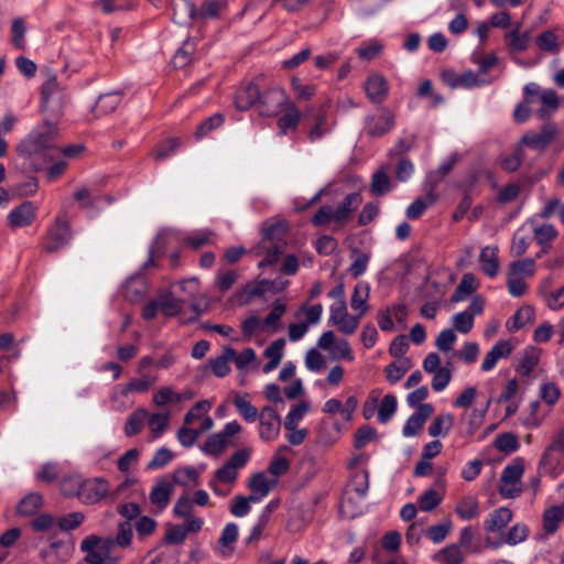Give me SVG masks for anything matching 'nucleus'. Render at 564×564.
<instances>
[{
	"label": "nucleus",
	"mask_w": 564,
	"mask_h": 564,
	"mask_svg": "<svg viewBox=\"0 0 564 564\" xmlns=\"http://www.w3.org/2000/svg\"><path fill=\"white\" fill-rule=\"evenodd\" d=\"M173 494V484L161 480L159 481L150 492V501L156 506L160 510L167 507Z\"/></svg>",
	"instance_id": "c756f323"
},
{
	"label": "nucleus",
	"mask_w": 564,
	"mask_h": 564,
	"mask_svg": "<svg viewBox=\"0 0 564 564\" xmlns=\"http://www.w3.org/2000/svg\"><path fill=\"white\" fill-rule=\"evenodd\" d=\"M369 297V286L365 282H358L355 285L354 293L350 299V306L354 311L364 315L367 310V300Z\"/></svg>",
	"instance_id": "ea45409f"
},
{
	"label": "nucleus",
	"mask_w": 564,
	"mask_h": 564,
	"mask_svg": "<svg viewBox=\"0 0 564 564\" xmlns=\"http://www.w3.org/2000/svg\"><path fill=\"white\" fill-rule=\"evenodd\" d=\"M365 90L373 104L383 102L388 93L384 77L376 74L370 75L365 83Z\"/></svg>",
	"instance_id": "b1692460"
},
{
	"label": "nucleus",
	"mask_w": 564,
	"mask_h": 564,
	"mask_svg": "<svg viewBox=\"0 0 564 564\" xmlns=\"http://www.w3.org/2000/svg\"><path fill=\"white\" fill-rule=\"evenodd\" d=\"M109 484L105 478L96 477L84 479L79 500L86 505H94L105 499L109 494Z\"/></svg>",
	"instance_id": "ddd939ff"
},
{
	"label": "nucleus",
	"mask_w": 564,
	"mask_h": 564,
	"mask_svg": "<svg viewBox=\"0 0 564 564\" xmlns=\"http://www.w3.org/2000/svg\"><path fill=\"white\" fill-rule=\"evenodd\" d=\"M337 209L329 206H322L312 218V224L316 227L335 224L343 226L344 223L339 216H337Z\"/></svg>",
	"instance_id": "4c0bfd02"
},
{
	"label": "nucleus",
	"mask_w": 564,
	"mask_h": 564,
	"mask_svg": "<svg viewBox=\"0 0 564 564\" xmlns=\"http://www.w3.org/2000/svg\"><path fill=\"white\" fill-rule=\"evenodd\" d=\"M503 41L511 59L518 65H523L518 55L531 47L533 43L532 32L530 30H522L521 23L518 22L510 31L505 33Z\"/></svg>",
	"instance_id": "423d86ee"
},
{
	"label": "nucleus",
	"mask_w": 564,
	"mask_h": 564,
	"mask_svg": "<svg viewBox=\"0 0 564 564\" xmlns=\"http://www.w3.org/2000/svg\"><path fill=\"white\" fill-rule=\"evenodd\" d=\"M148 419V411L144 408H138L128 417L124 423L123 432L126 436L131 437L139 434Z\"/></svg>",
	"instance_id": "473e14b6"
},
{
	"label": "nucleus",
	"mask_w": 564,
	"mask_h": 564,
	"mask_svg": "<svg viewBox=\"0 0 564 564\" xmlns=\"http://www.w3.org/2000/svg\"><path fill=\"white\" fill-rule=\"evenodd\" d=\"M121 100L122 94L120 91L100 95L93 109L94 116L99 118L112 113L118 108Z\"/></svg>",
	"instance_id": "393cba45"
},
{
	"label": "nucleus",
	"mask_w": 564,
	"mask_h": 564,
	"mask_svg": "<svg viewBox=\"0 0 564 564\" xmlns=\"http://www.w3.org/2000/svg\"><path fill=\"white\" fill-rule=\"evenodd\" d=\"M160 304V311L166 316H175L182 310V304L185 302V299L177 300L171 293L162 295L158 299Z\"/></svg>",
	"instance_id": "864d4df0"
},
{
	"label": "nucleus",
	"mask_w": 564,
	"mask_h": 564,
	"mask_svg": "<svg viewBox=\"0 0 564 564\" xmlns=\"http://www.w3.org/2000/svg\"><path fill=\"white\" fill-rule=\"evenodd\" d=\"M282 111H284V113L276 123L279 134L281 135L286 134L289 130L295 131L301 118V112L293 101H289L288 105L283 107Z\"/></svg>",
	"instance_id": "bb28decb"
},
{
	"label": "nucleus",
	"mask_w": 564,
	"mask_h": 564,
	"mask_svg": "<svg viewBox=\"0 0 564 564\" xmlns=\"http://www.w3.org/2000/svg\"><path fill=\"white\" fill-rule=\"evenodd\" d=\"M308 405L306 402L302 401L295 404L284 420V427L286 430H292L297 427L299 422L303 419V416L307 413Z\"/></svg>",
	"instance_id": "0e129e2a"
},
{
	"label": "nucleus",
	"mask_w": 564,
	"mask_h": 564,
	"mask_svg": "<svg viewBox=\"0 0 564 564\" xmlns=\"http://www.w3.org/2000/svg\"><path fill=\"white\" fill-rule=\"evenodd\" d=\"M453 528L449 519L426 529L425 535L434 543L443 542Z\"/></svg>",
	"instance_id": "6e6d98bb"
},
{
	"label": "nucleus",
	"mask_w": 564,
	"mask_h": 564,
	"mask_svg": "<svg viewBox=\"0 0 564 564\" xmlns=\"http://www.w3.org/2000/svg\"><path fill=\"white\" fill-rule=\"evenodd\" d=\"M351 258L352 262L349 265V273L354 278L360 276L367 269L368 262H369V254L362 251H359L358 249L351 250Z\"/></svg>",
	"instance_id": "bf43d9fd"
},
{
	"label": "nucleus",
	"mask_w": 564,
	"mask_h": 564,
	"mask_svg": "<svg viewBox=\"0 0 564 564\" xmlns=\"http://www.w3.org/2000/svg\"><path fill=\"white\" fill-rule=\"evenodd\" d=\"M564 523V503L552 506L544 510L542 516V527L546 536L553 535Z\"/></svg>",
	"instance_id": "412c9836"
},
{
	"label": "nucleus",
	"mask_w": 564,
	"mask_h": 564,
	"mask_svg": "<svg viewBox=\"0 0 564 564\" xmlns=\"http://www.w3.org/2000/svg\"><path fill=\"white\" fill-rule=\"evenodd\" d=\"M529 528L524 523H516L507 532L503 542L509 545H517L527 540Z\"/></svg>",
	"instance_id": "69168bd1"
},
{
	"label": "nucleus",
	"mask_w": 564,
	"mask_h": 564,
	"mask_svg": "<svg viewBox=\"0 0 564 564\" xmlns=\"http://www.w3.org/2000/svg\"><path fill=\"white\" fill-rule=\"evenodd\" d=\"M557 126L554 122H546L541 127L540 132H525L521 138V144L534 150L543 151L557 135Z\"/></svg>",
	"instance_id": "f8f14e48"
},
{
	"label": "nucleus",
	"mask_w": 564,
	"mask_h": 564,
	"mask_svg": "<svg viewBox=\"0 0 564 564\" xmlns=\"http://www.w3.org/2000/svg\"><path fill=\"white\" fill-rule=\"evenodd\" d=\"M476 290L475 278L471 274H464L458 283L453 296V302H459L466 299Z\"/></svg>",
	"instance_id": "13d9d810"
},
{
	"label": "nucleus",
	"mask_w": 564,
	"mask_h": 564,
	"mask_svg": "<svg viewBox=\"0 0 564 564\" xmlns=\"http://www.w3.org/2000/svg\"><path fill=\"white\" fill-rule=\"evenodd\" d=\"M260 421L259 435L264 441H273L280 433L281 420L271 406H264L258 415Z\"/></svg>",
	"instance_id": "4468645a"
},
{
	"label": "nucleus",
	"mask_w": 564,
	"mask_h": 564,
	"mask_svg": "<svg viewBox=\"0 0 564 564\" xmlns=\"http://www.w3.org/2000/svg\"><path fill=\"white\" fill-rule=\"evenodd\" d=\"M173 21L178 24H189L196 18V8L189 0H172Z\"/></svg>",
	"instance_id": "cd10ccee"
},
{
	"label": "nucleus",
	"mask_w": 564,
	"mask_h": 564,
	"mask_svg": "<svg viewBox=\"0 0 564 564\" xmlns=\"http://www.w3.org/2000/svg\"><path fill=\"white\" fill-rule=\"evenodd\" d=\"M434 406L431 403L421 404L406 420L403 426V435L406 437L416 435L424 426L425 421L433 414Z\"/></svg>",
	"instance_id": "a211bd4d"
},
{
	"label": "nucleus",
	"mask_w": 564,
	"mask_h": 564,
	"mask_svg": "<svg viewBox=\"0 0 564 564\" xmlns=\"http://www.w3.org/2000/svg\"><path fill=\"white\" fill-rule=\"evenodd\" d=\"M83 482L84 478L80 475L66 476L61 480V491L65 496H76L79 499Z\"/></svg>",
	"instance_id": "4d7b16f0"
},
{
	"label": "nucleus",
	"mask_w": 564,
	"mask_h": 564,
	"mask_svg": "<svg viewBox=\"0 0 564 564\" xmlns=\"http://www.w3.org/2000/svg\"><path fill=\"white\" fill-rule=\"evenodd\" d=\"M173 484L184 487L196 486L198 484V473L192 466L178 468L173 474Z\"/></svg>",
	"instance_id": "37998d69"
},
{
	"label": "nucleus",
	"mask_w": 564,
	"mask_h": 564,
	"mask_svg": "<svg viewBox=\"0 0 564 564\" xmlns=\"http://www.w3.org/2000/svg\"><path fill=\"white\" fill-rule=\"evenodd\" d=\"M367 488V484L357 486L355 482L346 487L339 506V512L344 518L354 519L362 513Z\"/></svg>",
	"instance_id": "0eeeda50"
},
{
	"label": "nucleus",
	"mask_w": 564,
	"mask_h": 564,
	"mask_svg": "<svg viewBox=\"0 0 564 564\" xmlns=\"http://www.w3.org/2000/svg\"><path fill=\"white\" fill-rule=\"evenodd\" d=\"M289 97L279 86H263L257 110L261 116L274 117L288 105Z\"/></svg>",
	"instance_id": "39448f33"
},
{
	"label": "nucleus",
	"mask_w": 564,
	"mask_h": 564,
	"mask_svg": "<svg viewBox=\"0 0 564 564\" xmlns=\"http://www.w3.org/2000/svg\"><path fill=\"white\" fill-rule=\"evenodd\" d=\"M455 512L464 521L477 518L480 513L478 499L475 496L463 497L457 502Z\"/></svg>",
	"instance_id": "7c9ffc66"
},
{
	"label": "nucleus",
	"mask_w": 564,
	"mask_h": 564,
	"mask_svg": "<svg viewBox=\"0 0 564 564\" xmlns=\"http://www.w3.org/2000/svg\"><path fill=\"white\" fill-rule=\"evenodd\" d=\"M36 215V208L32 202H24L13 208L8 215V224L12 229L30 226Z\"/></svg>",
	"instance_id": "dca6fc26"
},
{
	"label": "nucleus",
	"mask_w": 564,
	"mask_h": 564,
	"mask_svg": "<svg viewBox=\"0 0 564 564\" xmlns=\"http://www.w3.org/2000/svg\"><path fill=\"white\" fill-rule=\"evenodd\" d=\"M63 95V89L55 75H50L42 86V99L47 104L51 99H59Z\"/></svg>",
	"instance_id": "680f3d73"
},
{
	"label": "nucleus",
	"mask_w": 564,
	"mask_h": 564,
	"mask_svg": "<svg viewBox=\"0 0 564 564\" xmlns=\"http://www.w3.org/2000/svg\"><path fill=\"white\" fill-rule=\"evenodd\" d=\"M234 404L239 412V414L247 422H254L258 419V410L253 406L246 398V395L236 394L234 398Z\"/></svg>",
	"instance_id": "09e8293b"
},
{
	"label": "nucleus",
	"mask_w": 564,
	"mask_h": 564,
	"mask_svg": "<svg viewBox=\"0 0 564 564\" xmlns=\"http://www.w3.org/2000/svg\"><path fill=\"white\" fill-rule=\"evenodd\" d=\"M215 238V234L212 230L205 229L200 231L193 232L186 236L183 241L187 246H189L194 250H198L199 248L212 245Z\"/></svg>",
	"instance_id": "a18cd8bd"
},
{
	"label": "nucleus",
	"mask_w": 564,
	"mask_h": 564,
	"mask_svg": "<svg viewBox=\"0 0 564 564\" xmlns=\"http://www.w3.org/2000/svg\"><path fill=\"white\" fill-rule=\"evenodd\" d=\"M513 350V345L510 340H499L492 348L485 355L481 362V370L485 372L491 371L498 361L502 358H508Z\"/></svg>",
	"instance_id": "6ab92c4d"
},
{
	"label": "nucleus",
	"mask_w": 564,
	"mask_h": 564,
	"mask_svg": "<svg viewBox=\"0 0 564 564\" xmlns=\"http://www.w3.org/2000/svg\"><path fill=\"white\" fill-rule=\"evenodd\" d=\"M57 138L56 124L44 122L19 143L17 151L30 162L32 170L37 172L59 153L56 147Z\"/></svg>",
	"instance_id": "f257e3e1"
},
{
	"label": "nucleus",
	"mask_w": 564,
	"mask_h": 564,
	"mask_svg": "<svg viewBox=\"0 0 564 564\" xmlns=\"http://www.w3.org/2000/svg\"><path fill=\"white\" fill-rule=\"evenodd\" d=\"M378 413L380 422L388 421V395L381 398V390H372L362 406V415L366 420Z\"/></svg>",
	"instance_id": "2eb2a0df"
},
{
	"label": "nucleus",
	"mask_w": 564,
	"mask_h": 564,
	"mask_svg": "<svg viewBox=\"0 0 564 564\" xmlns=\"http://www.w3.org/2000/svg\"><path fill=\"white\" fill-rule=\"evenodd\" d=\"M535 267L534 259L525 258L516 260L509 264L507 275L524 280V278L534 275Z\"/></svg>",
	"instance_id": "f704fd0d"
},
{
	"label": "nucleus",
	"mask_w": 564,
	"mask_h": 564,
	"mask_svg": "<svg viewBox=\"0 0 564 564\" xmlns=\"http://www.w3.org/2000/svg\"><path fill=\"white\" fill-rule=\"evenodd\" d=\"M534 239L540 246H549V242L556 238L557 230L553 225L546 224L535 227Z\"/></svg>",
	"instance_id": "774afa93"
},
{
	"label": "nucleus",
	"mask_w": 564,
	"mask_h": 564,
	"mask_svg": "<svg viewBox=\"0 0 564 564\" xmlns=\"http://www.w3.org/2000/svg\"><path fill=\"white\" fill-rule=\"evenodd\" d=\"M72 239L69 221L57 216L54 223L47 228L43 240V251L54 253L66 247Z\"/></svg>",
	"instance_id": "7ed1b4c3"
},
{
	"label": "nucleus",
	"mask_w": 564,
	"mask_h": 564,
	"mask_svg": "<svg viewBox=\"0 0 564 564\" xmlns=\"http://www.w3.org/2000/svg\"><path fill=\"white\" fill-rule=\"evenodd\" d=\"M442 500L443 496L438 491L429 488L419 497L417 505L422 511L429 512L438 507Z\"/></svg>",
	"instance_id": "603ef678"
},
{
	"label": "nucleus",
	"mask_w": 564,
	"mask_h": 564,
	"mask_svg": "<svg viewBox=\"0 0 564 564\" xmlns=\"http://www.w3.org/2000/svg\"><path fill=\"white\" fill-rule=\"evenodd\" d=\"M251 454V447H243L236 451L227 462L215 471L213 479L223 485H234L238 478L239 470L247 465Z\"/></svg>",
	"instance_id": "20e7f679"
},
{
	"label": "nucleus",
	"mask_w": 564,
	"mask_h": 564,
	"mask_svg": "<svg viewBox=\"0 0 564 564\" xmlns=\"http://www.w3.org/2000/svg\"><path fill=\"white\" fill-rule=\"evenodd\" d=\"M241 425L237 421L228 422L225 427L215 434L208 436L204 444V451L210 455L221 454L230 444L229 438L239 434Z\"/></svg>",
	"instance_id": "9d476101"
},
{
	"label": "nucleus",
	"mask_w": 564,
	"mask_h": 564,
	"mask_svg": "<svg viewBox=\"0 0 564 564\" xmlns=\"http://www.w3.org/2000/svg\"><path fill=\"white\" fill-rule=\"evenodd\" d=\"M535 313L532 306L523 305L516 311L513 316L507 322L509 332H517L528 324L533 323Z\"/></svg>",
	"instance_id": "2f4dec72"
},
{
	"label": "nucleus",
	"mask_w": 564,
	"mask_h": 564,
	"mask_svg": "<svg viewBox=\"0 0 564 564\" xmlns=\"http://www.w3.org/2000/svg\"><path fill=\"white\" fill-rule=\"evenodd\" d=\"M427 200L429 202H425L422 198H416L406 208V217L409 219H419L423 215L427 206L432 205L436 200V196L432 191L427 193Z\"/></svg>",
	"instance_id": "5fc2aeb1"
},
{
	"label": "nucleus",
	"mask_w": 564,
	"mask_h": 564,
	"mask_svg": "<svg viewBox=\"0 0 564 564\" xmlns=\"http://www.w3.org/2000/svg\"><path fill=\"white\" fill-rule=\"evenodd\" d=\"M361 317L362 315L359 313L349 314L347 305L329 307L328 324L335 326L344 335H352L357 330Z\"/></svg>",
	"instance_id": "9b49d317"
},
{
	"label": "nucleus",
	"mask_w": 564,
	"mask_h": 564,
	"mask_svg": "<svg viewBox=\"0 0 564 564\" xmlns=\"http://www.w3.org/2000/svg\"><path fill=\"white\" fill-rule=\"evenodd\" d=\"M433 560L438 564H463L464 554L458 544L453 543L440 550Z\"/></svg>",
	"instance_id": "c9c22d12"
},
{
	"label": "nucleus",
	"mask_w": 564,
	"mask_h": 564,
	"mask_svg": "<svg viewBox=\"0 0 564 564\" xmlns=\"http://www.w3.org/2000/svg\"><path fill=\"white\" fill-rule=\"evenodd\" d=\"M227 8L226 0H204L199 10H196V18L208 20L218 18Z\"/></svg>",
	"instance_id": "e433bc0d"
},
{
	"label": "nucleus",
	"mask_w": 564,
	"mask_h": 564,
	"mask_svg": "<svg viewBox=\"0 0 564 564\" xmlns=\"http://www.w3.org/2000/svg\"><path fill=\"white\" fill-rule=\"evenodd\" d=\"M115 547L112 538L88 535L80 542V549L86 552L85 560L89 564H117L118 558L111 556Z\"/></svg>",
	"instance_id": "f03ea898"
},
{
	"label": "nucleus",
	"mask_w": 564,
	"mask_h": 564,
	"mask_svg": "<svg viewBox=\"0 0 564 564\" xmlns=\"http://www.w3.org/2000/svg\"><path fill=\"white\" fill-rule=\"evenodd\" d=\"M498 253L499 248L497 246H486L479 254L481 270L490 279L496 278L499 273L500 262Z\"/></svg>",
	"instance_id": "aec40b11"
},
{
	"label": "nucleus",
	"mask_w": 564,
	"mask_h": 564,
	"mask_svg": "<svg viewBox=\"0 0 564 564\" xmlns=\"http://www.w3.org/2000/svg\"><path fill=\"white\" fill-rule=\"evenodd\" d=\"M148 424L153 440L160 437L166 430L170 421L169 413L148 414Z\"/></svg>",
	"instance_id": "de8ad7c7"
},
{
	"label": "nucleus",
	"mask_w": 564,
	"mask_h": 564,
	"mask_svg": "<svg viewBox=\"0 0 564 564\" xmlns=\"http://www.w3.org/2000/svg\"><path fill=\"white\" fill-rule=\"evenodd\" d=\"M369 192L372 196H382L388 192V170L381 166L373 175Z\"/></svg>",
	"instance_id": "c03bdc74"
},
{
	"label": "nucleus",
	"mask_w": 564,
	"mask_h": 564,
	"mask_svg": "<svg viewBox=\"0 0 564 564\" xmlns=\"http://www.w3.org/2000/svg\"><path fill=\"white\" fill-rule=\"evenodd\" d=\"M238 273L235 270H219L216 275V286L220 292H227L236 283Z\"/></svg>",
	"instance_id": "338daca9"
},
{
	"label": "nucleus",
	"mask_w": 564,
	"mask_h": 564,
	"mask_svg": "<svg viewBox=\"0 0 564 564\" xmlns=\"http://www.w3.org/2000/svg\"><path fill=\"white\" fill-rule=\"evenodd\" d=\"M273 480H270L264 473L253 474L248 482V487L251 491L250 499L252 502H259L267 497L271 490Z\"/></svg>",
	"instance_id": "4be33fe9"
},
{
	"label": "nucleus",
	"mask_w": 564,
	"mask_h": 564,
	"mask_svg": "<svg viewBox=\"0 0 564 564\" xmlns=\"http://www.w3.org/2000/svg\"><path fill=\"white\" fill-rule=\"evenodd\" d=\"M454 425V416L451 413L438 414L429 425L427 432L432 437H445Z\"/></svg>",
	"instance_id": "72a5a7b5"
},
{
	"label": "nucleus",
	"mask_w": 564,
	"mask_h": 564,
	"mask_svg": "<svg viewBox=\"0 0 564 564\" xmlns=\"http://www.w3.org/2000/svg\"><path fill=\"white\" fill-rule=\"evenodd\" d=\"M562 455H564V427L555 433L552 442L544 449L539 462V469L549 475L556 473L562 465Z\"/></svg>",
	"instance_id": "6e6552de"
},
{
	"label": "nucleus",
	"mask_w": 564,
	"mask_h": 564,
	"mask_svg": "<svg viewBox=\"0 0 564 564\" xmlns=\"http://www.w3.org/2000/svg\"><path fill=\"white\" fill-rule=\"evenodd\" d=\"M523 473L524 462L522 458H517L503 468L501 474V481H507L511 485L512 482L520 484Z\"/></svg>",
	"instance_id": "79ce46f5"
},
{
	"label": "nucleus",
	"mask_w": 564,
	"mask_h": 564,
	"mask_svg": "<svg viewBox=\"0 0 564 564\" xmlns=\"http://www.w3.org/2000/svg\"><path fill=\"white\" fill-rule=\"evenodd\" d=\"M411 360L404 356H397L390 362V383L400 380L411 368Z\"/></svg>",
	"instance_id": "052dcab7"
},
{
	"label": "nucleus",
	"mask_w": 564,
	"mask_h": 564,
	"mask_svg": "<svg viewBox=\"0 0 564 564\" xmlns=\"http://www.w3.org/2000/svg\"><path fill=\"white\" fill-rule=\"evenodd\" d=\"M183 400V395L174 391L172 387L160 388L152 398L156 406H163L167 403H178Z\"/></svg>",
	"instance_id": "8fccbe9b"
},
{
	"label": "nucleus",
	"mask_w": 564,
	"mask_h": 564,
	"mask_svg": "<svg viewBox=\"0 0 564 564\" xmlns=\"http://www.w3.org/2000/svg\"><path fill=\"white\" fill-rule=\"evenodd\" d=\"M540 107L535 116L541 119H547L553 116L560 108V100L554 89H545L540 95Z\"/></svg>",
	"instance_id": "a878e982"
},
{
	"label": "nucleus",
	"mask_w": 564,
	"mask_h": 564,
	"mask_svg": "<svg viewBox=\"0 0 564 564\" xmlns=\"http://www.w3.org/2000/svg\"><path fill=\"white\" fill-rule=\"evenodd\" d=\"M264 86V76L259 75L252 80L241 85L235 95V106L238 110L246 111L258 106L261 91Z\"/></svg>",
	"instance_id": "1a4fd4ad"
},
{
	"label": "nucleus",
	"mask_w": 564,
	"mask_h": 564,
	"mask_svg": "<svg viewBox=\"0 0 564 564\" xmlns=\"http://www.w3.org/2000/svg\"><path fill=\"white\" fill-rule=\"evenodd\" d=\"M494 445L499 452L510 454L519 448V440L513 433H502L496 436Z\"/></svg>",
	"instance_id": "3c124183"
},
{
	"label": "nucleus",
	"mask_w": 564,
	"mask_h": 564,
	"mask_svg": "<svg viewBox=\"0 0 564 564\" xmlns=\"http://www.w3.org/2000/svg\"><path fill=\"white\" fill-rule=\"evenodd\" d=\"M286 311L282 303H274L270 313L263 319V325L268 330L276 332L280 328V321Z\"/></svg>",
	"instance_id": "e2e57ef3"
},
{
	"label": "nucleus",
	"mask_w": 564,
	"mask_h": 564,
	"mask_svg": "<svg viewBox=\"0 0 564 564\" xmlns=\"http://www.w3.org/2000/svg\"><path fill=\"white\" fill-rule=\"evenodd\" d=\"M139 375L140 376L138 378L130 380L120 390H119V387H117L111 395V400L116 401L118 393H120L122 397H127L130 392L144 393L151 387H153L158 381V377L154 375H150V373H139Z\"/></svg>",
	"instance_id": "f3484780"
},
{
	"label": "nucleus",
	"mask_w": 564,
	"mask_h": 564,
	"mask_svg": "<svg viewBox=\"0 0 564 564\" xmlns=\"http://www.w3.org/2000/svg\"><path fill=\"white\" fill-rule=\"evenodd\" d=\"M362 197L358 192H354L348 194L343 202L336 207L338 216L341 218L343 223L349 220L351 214L361 205Z\"/></svg>",
	"instance_id": "58836bf2"
},
{
	"label": "nucleus",
	"mask_w": 564,
	"mask_h": 564,
	"mask_svg": "<svg viewBox=\"0 0 564 564\" xmlns=\"http://www.w3.org/2000/svg\"><path fill=\"white\" fill-rule=\"evenodd\" d=\"M512 520V511L507 507H500L490 512L484 522V527L488 532L502 531Z\"/></svg>",
	"instance_id": "5701e85b"
},
{
	"label": "nucleus",
	"mask_w": 564,
	"mask_h": 564,
	"mask_svg": "<svg viewBox=\"0 0 564 564\" xmlns=\"http://www.w3.org/2000/svg\"><path fill=\"white\" fill-rule=\"evenodd\" d=\"M535 44L542 52H558V36L554 31L546 30L540 33L535 39Z\"/></svg>",
	"instance_id": "49530a36"
},
{
	"label": "nucleus",
	"mask_w": 564,
	"mask_h": 564,
	"mask_svg": "<svg viewBox=\"0 0 564 564\" xmlns=\"http://www.w3.org/2000/svg\"><path fill=\"white\" fill-rule=\"evenodd\" d=\"M235 356L232 347H225L223 355L214 360H210L212 371L217 377H225L230 372L229 362Z\"/></svg>",
	"instance_id": "a19ab883"
},
{
	"label": "nucleus",
	"mask_w": 564,
	"mask_h": 564,
	"mask_svg": "<svg viewBox=\"0 0 564 564\" xmlns=\"http://www.w3.org/2000/svg\"><path fill=\"white\" fill-rule=\"evenodd\" d=\"M285 347V340L283 338H279L273 340L265 349L264 357L269 359V361L263 366V372L269 373L274 370L283 358V350Z\"/></svg>",
	"instance_id": "c85d7f7f"
}]
</instances>
